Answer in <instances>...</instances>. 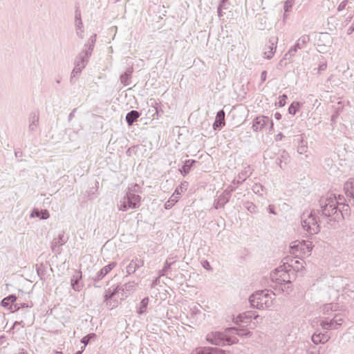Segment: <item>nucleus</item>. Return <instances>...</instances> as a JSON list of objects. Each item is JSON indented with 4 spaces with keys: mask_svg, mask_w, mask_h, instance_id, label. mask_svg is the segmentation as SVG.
<instances>
[{
    "mask_svg": "<svg viewBox=\"0 0 354 354\" xmlns=\"http://www.w3.org/2000/svg\"><path fill=\"white\" fill-rule=\"evenodd\" d=\"M270 124H271V128L272 129L273 127V123L272 122H270Z\"/></svg>",
    "mask_w": 354,
    "mask_h": 354,
    "instance_id": "473e14b6",
    "label": "nucleus"
},
{
    "mask_svg": "<svg viewBox=\"0 0 354 354\" xmlns=\"http://www.w3.org/2000/svg\"><path fill=\"white\" fill-rule=\"evenodd\" d=\"M82 278V273L81 272H79L77 273V275L76 277V279L75 281L72 280V287L75 290H79L77 286L78 281Z\"/></svg>",
    "mask_w": 354,
    "mask_h": 354,
    "instance_id": "f3484780",
    "label": "nucleus"
},
{
    "mask_svg": "<svg viewBox=\"0 0 354 354\" xmlns=\"http://www.w3.org/2000/svg\"><path fill=\"white\" fill-rule=\"evenodd\" d=\"M250 301L252 306L258 309L268 308L272 303L271 297L263 291L253 294L250 298Z\"/></svg>",
    "mask_w": 354,
    "mask_h": 354,
    "instance_id": "7ed1b4c3",
    "label": "nucleus"
},
{
    "mask_svg": "<svg viewBox=\"0 0 354 354\" xmlns=\"http://www.w3.org/2000/svg\"><path fill=\"white\" fill-rule=\"evenodd\" d=\"M300 107V104L298 102H293L288 108V112L290 114L295 115Z\"/></svg>",
    "mask_w": 354,
    "mask_h": 354,
    "instance_id": "f8f14e48",
    "label": "nucleus"
},
{
    "mask_svg": "<svg viewBox=\"0 0 354 354\" xmlns=\"http://www.w3.org/2000/svg\"><path fill=\"white\" fill-rule=\"evenodd\" d=\"M274 118L276 120H280L281 118V114L280 113H279V112L275 113H274Z\"/></svg>",
    "mask_w": 354,
    "mask_h": 354,
    "instance_id": "393cba45",
    "label": "nucleus"
},
{
    "mask_svg": "<svg viewBox=\"0 0 354 354\" xmlns=\"http://www.w3.org/2000/svg\"><path fill=\"white\" fill-rule=\"evenodd\" d=\"M269 122L270 120L268 117L259 116L255 119L253 123V128L255 131H260L266 124Z\"/></svg>",
    "mask_w": 354,
    "mask_h": 354,
    "instance_id": "0eeeda50",
    "label": "nucleus"
},
{
    "mask_svg": "<svg viewBox=\"0 0 354 354\" xmlns=\"http://www.w3.org/2000/svg\"><path fill=\"white\" fill-rule=\"evenodd\" d=\"M272 281L279 284L290 282L289 271L286 270L285 266H280L277 268L271 274Z\"/></svg>",
    "mask_w": 354,
    "mask_h": 354,
    "instance_id": "20e7f679",
    "label": "nucleus"
},
{
    "mask_svg": "<svg viewBox=\"0 0 354 354\" xmlns=\"http://www.w3.org/2000/svg\"><path fill=\"white\" fill-rule=\"evenodd\" d=\"M140 196L139 195L130 193L127 195V200L124 201L123 205H121L120 209L126 211L128 209H134L139 207L140 203Z\"/></svg>",
    "mask_w": 354,
    "mask_h": 354,
    "instance_id": "39448f33",
    "label": "nucleus"
},
{
    "mask_svg": "<svg viewBox=\"0 0 354 354\" xmlns=\"http://www.w3.org/2000/svg\"><path fill=\"white\" fill-rule=\"evenodd\" d=\"M88 340L86 339V337H84L82 340V342L84 343L85 345H86L88 344Z\"/></svg>",
    "mask_w": 354,
    "mask_h": 354,
    "instance_id": "cd10ccee",
    "label": "nucleus"
},
{
    "mask_svg": "<svg viewBox=\"0 0 354 354\" xmlns=\"http://www.w3.org/2000/svg\"><path fill=\"white\" fill-rule=\"evenodd\" d=\"M294 263L295 265H291L294 270H299V269L303 268L302 263L299 261L295 260Z\"/></svg>",
    "mask_w": 354,
    "mask_h": 354,
    "instance_id": "aec40b11",
    "label": "nucleus"
},
{
    "mask_svg": "<svg viewBox=\"0 0 354 354\" xmlns=\"http://www.w3.org/2000/svg\"><path fill=\"white\" fill-rule=\"evenodd\" d=\"M344 189L347 192H349L351 194H354V180L350 179L348 180L344 186Z\"/></svg>",
    "mask_w": 354,
    "mask_h": 354,
    "instance_id": "ddd939ff",
    "label": "nucleus"
},
{
    "mask_svg": "<svg viewBox=\"0 0 354 354\" xmlns=\"http://www.w3.org/2000/svg\"><path fill=\"white\" fill-rule=\"evenodd\" d=\"M286 100H287V95H283L281 96H280L279 97V106L280 107H282L286 103Z\"/></svg>",
    "mask_w": 354,
    "mask_h": 354,
    "instance_id": "6ab92c4d",
    "label": "nucleus"
},
{
    "mask_svg": "<svg viewBox=\"0 0 354 354\" xmlns=\"http://www.w3.org/2000/svg\"><path fill=\"white\" fill-rule=\"evenodd\" d=\"M303 227L309 234H314L319 232V225L315 218L311 215L308 216L303 221Z\"/></svg>",
    "mask_w": 354,
    "mask_h": 354,
    "instance_id": "423d86ee",
    "label": "nucleus"
},
{
    "mask_svg": "<svg viewBox=\"0 0 354 354\" xmlns=\"http://www.w3.org/2000/svg\"><path fill=\"white\" fill-rule=\"evenodd\" d=\"M182 173L183 172L185 174H187L189 172V169L187 167L186 165L183 166L182 168V170L180 171Z\"/></svg>",
    "mask_w": 354,
    "mask_h": 354,
    "instance_id": "5701e85b",
    "label": "nucleus"
},
{
    "mask_svg": "<svg viewBox=\"0 0 354 354\" xmlns=\"http://www.w3.org/2000/svg\"><path fill=\"white\" fill-rule=\"evenodd\" d=\"M270 55L267 56L268 58H270L272 57V55L273 54L272 48H270Z\"/></svg>",
    "mask_w": 354,
    "mask_h": 354,
    "instance_id": "c85d7f7f",
    "label": "nucleus"
},
{
    "mask_svg": "<svg viewBox=\"0 0 354 354\" xmlns=\"http://www.w3.org/2000/svg\"><path fill=\"white\" fill-rule=\"evenodd\" d=\"M175 193H176V194H177V195H179V194H180V192H178V189H176Z\"/></svg>",
    "mask_w": 354,
    "mask_h": 354,
    "instance_id": "7c9ffc66",
    "label": "nucleus"
},
{
    "mask_svg": "<svg viewBox=\"0 0 354 354\" xmlns=\"http://www.w3.org/2000/svg\"><path fill=\"white\" fill-rule=\"evenodd\" d=\"M17 300V297L14 295H10L6 298H4L2 301H1V305L2 306H3L4 308H8V310H12V304H13L14 302H15Z\"/></svg>",
    "mask_w": 354,
    "mask_h": 354,
    "instance_id": "1a4fd4ad",
    "label": "nucleus"
},
{
    "mask_svg": "<svg viewBox=\"0 0 354 354\" xmlns=\"http://www.w3.org/2000/svg\"><path fill=\"white\" fill-rule=\"evenodd\" d=\"M140 116L139 113L137 111H131L127 113L126 120L129 125H131L134 121H136Z\"/></svg>",
    "mask_w": 354,
    "mask_h": 354,
    "instance_id": "9d476101",
    "label": "nucleus"
},
{
    "mask_svg": "<svg viewBox=\"0 0 354 354\" xmlns=\"http://www.w3.org/2000/svg\"><path fill=\"white\" fill-rule=\"evenodd\" d=\"M82 351H83V350H82V351H78V352H77V353H75V354H81Z\"/></svg>",
    "mask_w": 354,
    "mask_h": 354,
    "instance_id": "2f4dec72",
    "label": "nucleus"
},
{
    "mask_svg": "<svg viewBox=\"0 0 354 354\" xmlns=\"http://www.w3.org/2000/svg\"><path fill=\"white\" fill-rule=\"evenodd\" d=\"M236 322H244V321L242 319V315H239V317H237Z\"/></svg>",
    "mask_w": 354,
    "mask_h": 354,
    "instance_id": "bb28decb",
    "label": "nucleus"
},
{
    "mask_svg": "<svg viewBox=\"0 0 354 354\" xmlns=\"http://www.w3.org/2000/svg\"><path fill=\"white\" fill-rule=\"evenodd\" d=\"M226 333H227V335H231L232 337H227L225 339H224L221 333H212L207 335V340L212 344L216 345H221L225 344H232L236 343L238 341L237 338L234 337V335H243V333H241V330H239L234 328L227 329Z\"/></svg>",
    "mask_w": 354,
    "mask_h": 354,
    "instance_id": "f257e3e1",
    "label": "nucleus"
},
{
    "mask_svg": "<svg viewBox=\"0 0 354 354\" xmlns=\"http://www.w3.org/2000/svg\"><path fill=\"white\" fill-rule=\"evenodd\" d=\"M192 354H210V348H198Z\"/></svg>",
    "mask_w": 354,
    "mask_h": 354,
    "instance_id": "dca6fc26",
    "label": "nucleus"
},
{
    "mask_svg": "<svg viewBox=\"0 0 354 354\" xmlns=\"http://www.w3.org/2000/svg\"><path fill=\"white\" fill-rule=\"evenodd\" d=\"M210 354H225L222 350L210 348Z\"/></svg>",
    "mask_w": 354,
    "mask_h": 354,
    "instance_id": "412c9836",
    "label": "nucleus"
},
{
    "mask_svg": "<svg viewBox=\"0 0 354 354\" xmlns=\"http://www.w3.org/2000/svg\"><path fill=\"white\" fill-rule=\"evenodd\" d=\"M225 125V113L223 110L218 111L216 114L215 121L213 124L214 129Z\"/></svg>",
    "mask_w": 354,
    "mask_h": 354,
    "instance_id": "6e6552de",
    "label": "nucleus"
},
{
    "mask_svg": "<svg viewBox=\"0 0 354 354\" xmlns=\"http://www.w3.org/2000/svg\"><path fill=\"white\" fill-rule=\"evenodd\" d=\"M22 306H23V307H28V305H25V304H24V305H22Z\"/></svg>",
    "mask_w": 354,
    "mask_h": 354,
    "instance_id": "72a5a7b5",
    "label": "nucleus"
},
{
    "mask_svg": "<svg viewBox=\"0 0 354 354\" xmlns=\"http://www.w3.org/2000/svg\"><path fill=\"white\" fill-rule=\"evenodd\" d=\"M312 341L316 344L324 343L326 341V337L324 334H313L312 336Z\"/></svg>",
    "mask_w": 354,
    "mask_h": 354,
    "instance_id": "9b49d317",
    "label": "nucleus"
},
{
    "mask_svg": "<svg viewBox=\"0 0 354 354\" xmlns=\"http://www.w3.org/2000/svg\"><path fill=\"white\" fill-rule=\"evenodd\" d=\"M115 266V263H111L105 267H104L102 270V272L104 274H107L109 272H110L114 267Z\"/></svg>",
    "mask_w": 354,
    "mask_h": 354,
    "instance_id": "a211bd4d",
    "label": "nucleus"
},
{
    "mask_svg": "<svg viewBox=\"0 0 354 354\" xmlns=\"http://www.w3.org/2000/svg\"><path fill=\"white\" fill-rule=\"evenodd\" d=\"M40 216L43 219H46L47 218H48L49 214L47 210H43V211H41Z\"/></svg>",
    "mask_w": 354,
    "mask_h": 354,
    "instance_id": "4be33fe9",
    "label": "nucleus"
},
{
    "mask_svg": "<svg viewBox=\"0 0 354 354\" xmlns=\"http://www.w3.org/2000/svg\"><path fill=\"white\" fill-rule=\"evenodd\" d=\"M267 73L266 71H263L261 73V79L263 81H265L266 79Z\"/></svg>",
    "mask_w": 354,
    "mask_h": 354,
    "instance_id": "a878e982",
    "label": "nucleus"
},
{
    "mask_svg": "<svg viewBox=\"0 0 354 354\" xmlns=\"http://www.w3.org/2000/svg\"><path fill=\"white\" fill-rule=\"evenodd\" d=\"M40 215H41V212H39L38 210H35L32 213V216H40Z\"/></svg>",
    "mask_w": 354,
    "mask_h": 354,
    "instance_id": "b1692460",
    "label": "nucleus"
},
{
    "mask_svg": "<svg viewBox=\"0 0 354 354\" xmlns=\"http://www.w3.org/2000/svg\"><path fill=\"white\" fill-rule=\"evenodd\" d=\"M148 304H149V298L148 297H145L141 301L140 306L138 310L139 314H142L144 312L146 311Z\"/></svg>",
    "mask_w": 354,
    "mask_h": 354,
    "instance_id": "4468645a",
    "label": "nucleus"
},
{
    "mask_svg": "<svg viewBox=\"0 0 354 354\" xmlns=\"http://www.w3.org/2000/svg\"><path fill=\"white\" fill-rule=\"evenodd\" d=\"M178 196H175L174 194L171 196V199L165 203V208L169 209L172 207V205L178 201Z\"/></svg>",
    "mask_w": 354,
    "mask_h": 354,
    "instance_id": "2eb2a0df",
    "label": "nucleus"
},
{
    "mask_svg": "<svg viewBox=\"0 0 354 354\" xmlns=\"http://www.w3.org/2000/svg\"><path fill=\"white\" fill-rule=\"evenodd\" d=\"M313 245L310 241L292 242L290 246V252L297 258H304L308 257L312 251Z\"/></svg>",
    "mask_w": 354,
    "mask_h": 354,
    "instance_id": "f03ea898",
    "label": "nucleus"
},
{
    "mask_svg": "<svg viewBox=\"0 0 354 354\" xmlns=\"http://www.w3.org/2000/svg\"><path fill=\"white\" fill-rule=\"evenodd\" d=\"M51 354H63V353L62 352H59V351H54Z\"/></svg>",
    "mask_w": 354,
    "mask_h": 354,
    "instance_id": "c756f323",
    "label": "nucleus"
}]
</instances>
